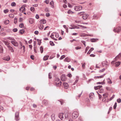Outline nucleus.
I'll return each instance as SVG.
<instances>
[{"label": "nucleus", "instance_id": "39448f33", "mask_svg": "<svg viewBox=\"0 0 121 121\" xmlns=\"http://www.w3.org/2000/svg\"><path fill=\"white\" fill-rule=\"evenodd\" d=\"M74 8L75 10L78 11L82 9V7L81 6H75Z\"/></svg>", "mask_w": 121, "mask_h": 121}, {"label": "nucleus", "instance_id": "a19ab883", "mask_svg": "<svg viewBox=\"0 0 121 121\" xmlns=\"http://www.w3.org/2000/svg\"><path fill=\"white\" fill-rule=\"evenodd\" d=\"M60 101L61 105L63 104V103H65V101L63 100H60Z\"/></svg>", "mask_w": 121, "mask_h": 121}, {"label": "nucleus", "instance_id": "a878e982", "mask_svg": "<svg viewBox=\"0 0 121 121\" xmlns=\"http://www.w3.org/2000/svg\"><path fill=\"white\" fill-rule=\"evenodd\" d=\"M121 62L120 61H118L115 63V66L118 67L120 64Z\"/></svg>", "mask_w": 121, "mask_h": 121}, {"label": "nucleus", "instance_id": "e2e57ef3", "mask_svg": "<svg viewBox=\"0 0 121 121\" xmlns=\"http://www.w3.org/2000/svg\"><path fill=\"white\" fill-rule=\"evenodd\" d=\"M93 94H90V98H93Z\"/></svg>", "mask_w": 121, "mask_h": 121}, {"label": "nucleus", "instance_id": "f8f14e48", "mask_svg": "<svg viewBox=\"0 0 121 121\" xmlns=\"http://www.w3.org/2000/svg\"><path fill=\"white\" fill-rule=\"evenodd\" d=\"M66 78L64 74H63L61 77V80L62 81H64L66 79Z\"/></svg>", "mask_w": 121, "mask_h": 121}, {"label": "nucleus", "instance_id": "c9c22d12", "mask_svg": "<svg viewBox=\"0 0 121 121\" xmlns=\"http://www.w3.org/2000/svg\"><path fill=\"white\" fill-rule=\"evenodd\" d=\"M40 51L41 53H42L43 52V48L41 46L40 47Z\"/></svg>", "mask_w": 121, "mask_h": 121}, {"label": "nucleus", "instance_id": "aec40b11", "mask_svg": "<svg viewBox=\"0 0 121 121\" xmlns=\"http://www.w3.org/2000/svg\"><path fill=\"white\" fill-rule=\"evenodd\" d=\"M38 27L39 28L40 30H42L43 29V25L41 24L38 26Z\"/></svg>", "mask_w": 121, "mask_h": 121}, {"label": "nucleus", "instance_id": "f03ea898", "mask_svg": "<svg viewBox=\"0 0 121 121\" xmlns=\"http://www.w3.org/2000/svg\"><path fill=\"white\" fill-rule=\"evenodd\" d=\"M79 114L77 111H74L72 114V117L73 118L76 119L78 116Z\"/></svg>", "mask_w": 121, "mask_h": 121}, {"label": "nucleus", "instance_id": "774afa93", "mask_svg": "<svg viewBox=\"0 0 121 121\" xmlns=\"http://www.w3.org/2000/svg\"><path fill=\"white\" fill-rule=\"evenodd\" d=\"M79 121H82V117H79Z\"/></svg>", "mask_w": 121, "mask_h": 121}, {"label": "nucleus", "instance_id": "338daca9", "mask_svg": "<svg viewBox=\"0 0 121 121\" xmlns=\"http://www.w3.org/2000/svg\"><path fill=\"white\" fill-rule=\"evenodd\" d=\"M49 27L48 26H47L44 29V30H47V29H48L49 28Z\"/></svg>", "mask_w": 121, "mask_h": 121}, {"label": "nucleus", "instance_id": "6ab92c4d", "mask_svg": "<svg viewBox=\"0 0 121 121\" xmlns=\"http://www.w3.org/2000/svg\"><path fill=\"white\" fill-rule=\"evenodd\" d=\"M43 103L44 104L46 105H47L48 104V102L46 100H44L43 101Z\"/></svg>", "mask_w": 121, "mask_h": 121}, {"label": "nucleus", "instance_id": "de8ad7c7", "mask_svg": "<svg viewBox=\"0 0 121 121\" xmlns=\"http://www.w3.org/2000/svg\"><path fill=\"white\" fill-rule=\"evenodd\" d=\"M6 33L5 32H3L0 34V35L2 36H4L6 35Z\"/></svg>", "mask_w": 121, "mask_h": 121}, {"label": "nucleus", "instance_id": "2eb2a0df", "mask_svg": "<svg viewBox=\"0 0 121 121\" xmlns=\"http://www.w3.org/2000/svg\"><path fill=\"white\" fill-rule=\"evenodd\" d=\"M7 47L8 48L9 50H10L12 52H13L14 51L12 47H11L10 45H8Z\"/></svg>", "mask_w": 121, "mask_h": 121}, {"label": "nucleus", "instance_id": "c85d7f7f", "mask_svg": "<svg viewBox=\"0 0 121 121\" xmlns=\"http://www.w3.org/2000/svg\"><path fill=\"white\" fill-rule=\"evenodd\" d=\"M49 57V56H44L43 58V60H46L48 59Z\"/></svg>", "mask_w": 121, "mask_h": 121}, {"label": "nucleus", "instance_id": "3c124183", "mask_svg": "<svg viewBox=\"0 0 121 121\" xmlns=\"http://www.w3.org/2000/svg\"><path fill=\"white\" fill-rule=\"evenodd\" d=\"M89 47L88 46H87L86 48L85 51V53H86L87 52V51L89 49Z\"/></svg>", "mask_w": 121, "mask_h": 121}, {"label": "nucleus", "instance_id": "f257e3e1", "mask_svg": "<svg viewBox=\"0 0 121 121\" xmlns=\"http://www.w3.org/2000/svg\"><path fill=\"white\" fill-rule=\"evenodd\" d=\"M60 79L58 78H56L55 79V82L56 86H60L61 84V82L60 81Z\"/></svg>", "mask_w": 121, "mask_h": 121}, {"label": "nucleus", "instance_id": "a18cd8bd", "mask_svg": "<svg viewBox=\"0 0 121 121\" xmlns=\"http://www.w3.org/2000/svg\"><path fill=\"white\" fill-rule=\"evenodd\" d=\"M19 26L20 27L22 28L24 26V24L23 23H21L20 24Z\"/></svg>", "mask_w": 121, "mask_h": 121}, {"label": "nucleus", "instance_id": "4d7b16f0", "mask_svg": "<svg viewBox=\"0 0 121 121\" xmlns=\"http://www.w3.org/2000/svg\"><path fill=\"white\" fill-rule=\"evenodd\" d=\"M115 97V95H113L112 97H111L109 99V101H110L111 100L113 99Z\"/></svg>", "mask_w": 121, "mask_h": 121}, {"label": "nucleus", "instance_id": "09e8293b", "mask_svg": "<svg viewBox=\"0 0 121 121\" xmlns=\"http://www.w3.org/2000/svg\"><path fill=\"white\" fill-rule=\"evenodd\" d=\"M45 11L46 12H48L49 11V9L48 8H45Z\"/></svg>", "mask_w": 121, "mask_h": 121}, {"label": "nucleus", "instance_id": "0eeeda50", "mask_svg": "<svg viewBox=\"0 0 121 121\" xmlns=\"http://www.w3.org/2000/svg\"><path fill=\"white\" fill-rule=\"evenodd\" d=\"M50 37L53 40H57V39L56 38V37H55V33H52L51 35L50 36Z\"/></svg>", "mask_w": 121, "mask_h": 121}, {"label": "nucleus", "instance_id": "603ef678", "mask_svg": "<svg viewBox=\"0 0 121 121\" xmlns=\"http://www.w3.org/2000/svg\"><path fill=\"white\" fill-rule=\"evenodd\" d=\"M17 18L16 17H15L14 19V23L16 24L17 22Z\"/></svg>", "mask_w": 121, "mask_h": 121}, {"label": "nucleus", "instance_id": "4be33fe9", "mask_svg": "<svg viewBox=\"0 0 121 121\" xmlns=\"http://www.w3.org/2000/svg\"><path fill=\"white\" fill-rule=\"evenodd\" d=\"M103 98H107L108 97V94L107 93H105L103 95Z\"/></svg>", "mask_w": 121, "mask_h": 121}, {"label": "nucleus", "instance_id": "a211bd4d", "mask_svg": "<svg viewBox=\"0 0 121 121\" xmlns=\"http://www.w3.org/2000/svg\"><path fill=\"white\" fill-rule=\"evenodd\" d=\"M105 75V74H104L103 75H102L101 76H96L95 77H94V78L95 79H96L97 78H102Z\"/></svg>", "mask_w": 121, "mask_h": 121}, {"label": "nucleus", "instance_id": "412c9836", "mask_svg": "<svg viewBox=\"0 0 121 121\" xmlns=\"http://www.w3.org/2000/svg\"><path fill=\"white\" fill-rule=\"evenodd\" d=\"M102 87V86L101 85L98 86H95L94 87V89L95 90H97V89H100V88Z\"/></svg>", "mask_w": 121, "mask_h": 121}, {"label": "nucleus", "instance_id": "72a5a7b5", "mask_svg": "<svg viewBox=\"0 0 121 121\" xmlns=\"http://www.w3.org/2000/svg\"><path fill=\"white\" fill-rule=\"evenodd\" d=\"M109 100H107L106 99V98H103L102 99V101L103 102H108Z\"/></svg>", "mask_w": 121, "mask_h": 121}, {"label": "nucleus", "instance_id": "8fccbe9b", "mask_svg": "<svg viewBox=\"0 0 121 121\" xmlns=\"http://www.w3.org/2000/svg\"><path fill=\"white\" fill-rule=\"evenodd\" d=\"M55 37L56 38H58L59 37L58 34L55 33Z\"/></svg>", "mask_w": 121, "mask_h": 121}, {"label": "nucleus", "instance_id": "1a4fd4ad", "mask_svg": "<svg viewBox=\"0 0 121 121\" xmlns=\"http://www.w3.org/2000/svg\"><path fill=\"white\" fill-rule=\"evenodd\" d=\"M80 36L82 37L87 36H92L93 35H86L83 33H81L80 35Z\"/></svg>", "mask_w": 121, "mask_h": 121}, {"label": "nucleus", "instance_id": "4c0bfd02", "mask_svg": "<svg viewBox=\"0 0 121 121\" xmlns=\"http://www.w3.org/2000/svg\"><path fill=\"white\" fill-rule=\"evenodd\" d=\"M11 5L12 6H15L16 5V4L14 2L11 3Z\"/></svg>", "mask_w": 121, "mask_h": 121}, {"label": "nucleus", "instance_id": "ea45409f", "mask_svg": "<svg viewBox=\"0 0 121 121\" xmlns=\"http://www.w3.org/2000/svg\"><path fill=\"white\" fill-rule=\"evenodd\" d=\"M9 16L10 17L13 18L14 17V15L13 14H11L9 15Z\"/></svg>", "mask_w": 121, "mask_h": 121}, {"label": "nucleus", "instance_id": "4468645a", "mask_svg": "<svg viewBox=\"0 0 121 121\" xmlns=\"http://www.w3.org/2000/svg\"><path fill=\"white\" fill-rule=\"evenodd\" d=\"M40 22L41 24H45L46 23V21L45 19H43L41 20L40 21Z\"/></svg>", "mask_w": 121, "mask_h": 121}, {"label": "nucleus", "instance_id": "0e129e2a", "mask_svg": "<svg viewBox=\"0 0 121 121\" xmlns=\"http://www.w3.org/2000/svg\"><path fill=\"white\" fill-rule=\"evenodd\" d=\"M82 64V67L83 68H85V66L86 64L85 63L84 64Z\"/></svg>", "mask_w": 121, "mask_h": 121}, {"label": "nucleus", "instance_id": "9b49d317", "mask_svg": "<svg viewBox=\"0 0 121 121\" xmlns=\"http://www.w3.org/2000/svg\"><path fill=\"white\" fill-rule=\"evenodd\" d=\"M11 42L13 44L14 46H17L18 45V43L15 41H11Z\"/></svg>", "mask_w": 121, "mask_h": 121}, {"label": "nucleus", "instance_id": "6e6552de", "mask_svg": "<svg viewBox=\"0 0 121 121\" xmlns=\"http://www.w3.org/2000/svg\"><path fill=\"white\" fill-rule=\"evenodd\" d=\"M102 64L103 66L107 67L108 65V64L106 61H103L102 63Z\"/></svg>", "mask_w": 121, "mask_h": 121}, {"label": "nucleus", "instance_id": "c756f323", "mask_svg": "<svg viewBox=\"0 0 121 121\" xmlns=\"http://www.w3.org/2000/svg\"><path fill=\"white\" fill-rule=\"evenodd\" d=\"M67 13L69 14H72L73 13V12H72L71 10L69 9L68 10L67 12Z\"/></svg>", "mask_w": 121, "mask_h": 121}, {"label": "nucleus", "instance_id": "680f3d73", "mask_svg": "<svg viewBox=\"0 0 121 121\" xmlns=\"http://www.w3.org/2000/svg\"><path fill=\"white\" fill-rule=\"evenodd\" d=\"M23 20V19L21 17H20L19 18V22H22V21Z\"/></svg>", "mask_w": 121, "mask_h": 121}, {"label": "nucleus", "instance_id": "58836bf2", "mask_svg": "<svg viewBox=\"0 0 121 121\" xmlns=\"http://www.w3.org/2000/svg\"><path fill=\"white\" fill-rule=\"evenodd\" d=\"M51 117L52 120H54L55 118V115L54 114L52 115Z\"/></svg>", "mask_w": 121, "mask_h": 121}, {"label": "nucleus", "instance_id": "864d4df0", "mask_svg": "<svg viewBox=\"0 0 121 121\" xmlns=\"http://www.w3.org/2000/svg\"><path fill=\"white\" fill-rule=\"evenodd\" d=\"M117 106V103H115V104L114 105V109H115L116 108V107Z\"/></svg>", "mask_w": 121, "mask_h": 121}, {"label": "nucleus", "instance_id": "9d476101", "mask_svg": "<svg viewBox=\"0 0 121 121\" xmlns=\"http://www.w3.org/2000/svg\"><path fill=\"white\" fill-rule=\"evenodd\" d=\"M63 85L65 89H67L69 87V85L66 82H64L63 83Z\"/></svg>", "mask_w": 121, "mask_h": 121}, {"label": "nucleus", "instance_id": "052dcab7", "mask_svg": "<svg viewBox=\"0 0 121 121\" xmlns=\"http://www.w3.org/2000/svg\"><path fill=\"white\" fill-rule=\"evenodd\" d=\"M49 78L50 79H51L52 78L51 77V73H49L48 75Z\"/></svg>", "mask_w": 121, "mask_h": 121}, {"label": "nucleus", "instance_id": "e433bc0d", "mask_svg": "<svg viewBox=\"0 0 121 121\" xmlns=\"http://www.w3.org/2000/svg\"><path fill=\"white\" fill-rule=\"evenodd\" d=\"M24 32V30H21L20 31V33L22 34H23Z\"/></svg>", "mask_w": 121, "mask_h": 121}, {"label": "nucleus", "instance_id": "13d9d810", "mask_svg": "<svg viewBox=\"0 0 121 121\" xmlns=\"http://www.w3.org/2000/svg\"><path fill=\"white\" fill-rule=\"evenodd\" d=\"M65 57V56L64 55H62L61 57L60 58V60L63 59Z\"/></svg>", "mask_w": 121, "mask_h": 121}, {"label": "nucleus", "instance_id": "393cba45", "mask_svg": "<svg viewBox=\"0 0 121 121\" xmlns=\"http://www.w3.org/2000/svg\"><path fill=\"white\" fill-rule=\"evenodd\" d=\"M98 40L97 39H91V41L92 42H95Z\"/></svg>", "mask_w": 121, "mask_h": 121}, {"label": "nucleus", "instance_id": "5fc2aeb1", "mask_svg": "<svg viewBox=\"0 0 121 121\" xmlns=\"http://www.w3.org/2000/svg\"><path fill=\"white\" fill-rule=\"evenodd\" d=\"M117 101L118 103H120L121 102V99L120 98L118 99H117Z\"/></svg>", "mask_w": 121, "mask_h": 121}, {"label": "nucleus", "instance_id": "2f4dec72", "mask_svg": "<svg viewBox=\"0 0 121 121\" xmlns=\"http://www.w3.org/2000/svg\"><path fill=\"white\" fill-rule=\"evenodd\" d=\"M4 42L6 45H7V46H8V45H9V43L8 42L4 41Z\"/></svg>", "mask_w": 121, "mask_h": 121}, {"label": "nucleus", "instance_id": "f704fd0d", "mask_svg": "<svg viewBox=\"0 0 121 121\" xmlns=\"http://www.w3.org/2000/svg\"><path fill=\"white\" fill-rule=\"evenodd\" d=\"M9 21L8 20H6L4 22V23L5 24H8L9 23Z\"/></svg>", "mask_w": 121, "mask_h": 121}, {"label": "nucleus", "instance_id": "7ed1b4c3", "mask_svg": "<svg viewBox=\"0 0 121 121\" xmlns=\"http://www.w3.org/2000/svg\"><path fill=\"white\" fill-rule=\"evenodd\" d=\"M115 32H117L118 33L121 31V27L118 26L113 30Z\"/></svg>", "mask_w": 121, "mask_h": 121}, {"label": "nucleus", "instance_id": "79ce46f5", "mask_svg": "<svg viewBox=\"0 0 121 121\" xmlns=\"http://www.w3.org/2000/svg\"><path fill=\"white\" fill-rule=\"evenodd\" d=\"M9 12V10L8 9H6L4 11V13H7Z\"/></svg>", "mask_w": 121, "mask_h": 121}, {"label": "nucleus", "instance_id": "bb28decb", "mask_svg": "<svg viewBox=\"0 0 121 121\" xmlns=\"http://www.w3.org/2000/svg\"><path fill=\"white\" fill-rule=\"evenodd\" d=\"M70 61V59L68 57L65 58L64 60L65 61L67 62H69Z\"/></svg>", "mask_w": 121, "mask_h": 121}, {"label": "nucleus", "instance_id": "cd10ccee", "mask_svg": "<svg viewBox=\"0 0 121 121\" xmlns=\"http://www.w3.org/2000/svg\"><path fill=\"white\" fill-rule=\"evenodd\" d=\"M107 82L108 83V84H110L112 83V82L110 79L109 78H108L107 79Z\"/></svg>", "mask_w": 121, "mask_h": 121}, {"label": "nucleus", "instance_id": "b1692460", "mask_svg": "<svg viewBox=\"0 0 121 121\" xmlns=\"http://www.w3.org/2000/svg\"><path fill=\"white\" fill-rule=\"evenodd\" d=\"M121 57V53H119L117 56L115 57V60L118 59L119 58Z\"/></svg>", "mask_w": 121, "mask_h": 121}, {"label": "nucleus", "instance_id": "dca6fc26", "mask_svg": "<svg viewBox=\"0 0 121 121\" xmlns=\"http://www.w3.org/2000/svg\"><path fill=\"white\" fill-rule=\"evenodd\" d=\"M63 113H60L59 114V117L61 119H62L63 118Z\"/></svg>", "mask_w": 121, "mask_h": 121}, {"label": "nucleus", "instance_id": "473e14b6", "mask_svg": "<svg viewBox=\"0 0 121 121\" xmlns=\"http://www.w3.org/2000/svg\"><path fill=\"white\" fill-rule=\"evenodd\" d=\"M30 10L32 12H33L35 10V8L33 7H31L30 8Z\"/></svg>", "mask_w": 121, "mask_h": 121}, {"label": "nucleus", "instance_id": "7c9ffc66", "mask_svg": "<svg viewBox=\"0 0 121 121\" xmlns=\"http://www.w3.org/2000/svg\"><path fill=\"white\" fill-rule=\"evenodd\" d=\"M50 4L52 5V8H53L54 6V2L53 1H51L50 3Z\"/></svg>", "mask_w": 121, "mask_h": 121}, {"label": "nucleus", "instance_id": "6e6d98bb", "mask_svg": "<svg viewBox=\"0 0 121 121\" xmlns=\"http://www.w3.org/2000/svg\"><path fill=\"white\" fill-rule=\"evenodd\" d=\"M50 43L52 46H53L54 45L53 42L52 41H50Z\"/></svg>", "mask_w": 121, "mask_h": 121}, {"label": "nucleus", "instance_id": "69168bd1", "mask_svg": "<svg viewBox=\"0 0 121 121\" xmlns=\"http://www.w3.org/2000/svg\"><path fill=\"white\" fill-rule=\"evenodd\" d=\"M80 27L82 28H84V29H86L87 28V27L85 26H82V25H81L80 26Z\"/></svg>", "mask_w": 121, "mask_h": 121}, {"label": "nucleus", "instance_id": "c03bdc74", "mask_svg": "<svg viewBox=\"0 0 121 121\" xmlns=\"http://www.w3.org/2000/svg\"><path fill=\"white\" fill-rule=\"evenodd\" d=\"M81 48V47L80 46L77 47L75 48V49L77 50L80 49Z\"/></svg>", "mask_w": 121, "mask_h": 121}, {"label": "nucleus", "instance_id": "20e7f679", "mask_svg": "<svg viewBox=\"0 0 121 121\" xmlns=\"http://www.w3.org/2000/svg\"><path fill=\"white\" fill-rule=\"evenodd\" d=\"M26 5H23L22 6L20 9V11L21 12H23L25 11V7H26Z\"/></svg>", "mask_w": 121, "mask_h": 121}, {"label": "nucleus", "instance_id": "bf43d9fd", "mask_svg": "<svg viewBox=\"0 0 121 121\" xmlns=\"http://www.w3.org/2000/svg\"><path fill=\"white\" fill-rule=\"evenodd\" d=\"M17 31V28H14L13 29V31L14 32H16Z\"/></svg>", "mask_w": 121, "mask_h": 121}, {"label": "nucleus", "instance_id": "5701e85b", "mask_svg": "<svg viewBox=\"0 0 121 121\" xmlns=\"http://www.w3.org/2000/svg\"><path fill=\"white\" fill-rule=\"evenodd\" d=\"M3 49L2 46L0 45V53H2L3 52Z\"/></svg>", "mask_w": 121, "mask_h": 121}, {"label": "nucleus", "instance_id": "f3484780", "mask_svg": "<svg viewBox=\"0 0 121 121\" xmlns=\"http://www.w3.org/2000/svg\"><path fill=\"white\" fill-rule=\"evenodd\" d=\"M29 21L30 24H32L34 23V20L33 19L30 18L29 19Z\"/></svg>", "mask_w": 121, "mask_h": 121}, {"label": "nucleus", "instance_id": "ddd939ff", "mask_svg": "<svg viewBox=\"0 0 121 121\" xmlns=\"http://www.w3.org/2000/svg\"><path fill=\"white\" fill-rule=\"evenodd\" d=\"M88 16V15L86 14H83L82 15L83 18L85 19H86Z\"/></svg>", "mask_w": 121, "mask_h": 121}, {"label": "nucleus", "instance_id": "49530a36", "mask_svg": "<svg viewBox=\"0 0 121 121\" xmlns=\"http://www.w3.org/2000/svg\"><path fill=\"white\" fill-rule=\"evenodd\" d=\"M7 39L11 40H14V39L13 38L10 37H8Z\"/></svg>", "mask_w": 121, "mask_h": 121}, {"label": "nucleus", "instance_id": "37998d69", "mask_svg": "<svg viewBox=\"0 0 121 121\" xmlns=\"http://www.w3.org/2000/svg\"><path fill=\"white\" fill-rule=\"evenodd\" d=\"M103 91V89H99L98 91L99 93H102Z\"/></svg>", "mask_w": 121, "mask_h": 121}, {"label": "nucleus", "instance_id": "423d86ee", "mask_svg": "<svg viewBox=\"0 0 121 121\" xmlns=\"http://www.w3.org/2000/svg\"><path fill=\"white\" fill-rule=\"evenodd\" d=\"M19 112H17L15 114V119L17 121H18L19 120Z\"/></svg>", "mask_w": 121, "mask_h": 121}]
</instances>
